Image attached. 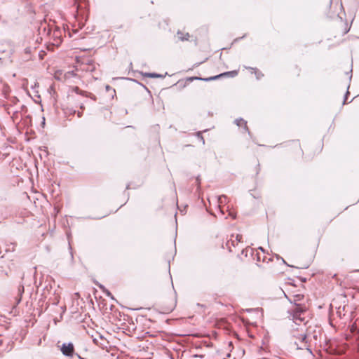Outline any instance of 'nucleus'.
<instances>
[{
    "instance_id": "33",
    "label": "nucleus",
    "mask_w": 359,
    "mask_h": 359,
    "mask_svg": "<svg viewBox=\"0 0 359 359\" xmlns=\"http://www.w3.org/2000/svg\"><path fill=\"white\" fill-rule=\"evenodd\" d=\"M80 108H81V109H84V106H83V104H81V105L80 106Z\"/></svg>"
},
{
    "instance_id": "10",
    "label": "nucleus",
    "mask_w": 359,
    "mask_h": 359,
    "mask_svg": "<svg viewBox=\"0 0 359 359\" xmlns=\"http://www.w3.org/2000/svg\"><path fill=\"white\" fill-rule=\"evenodd\" d=\"M235 238H236V241L237 243H240V242H241L243 237H242V235L237 234ZM231 243L233 246H235V241L234 240L231 239Z\"/></svg>"
},
{
    "instance_id": "13",
    "label": "nucleus",
    "mask_w": 359,
    "mask_h": 359,
    "mask_svg": "<svg viewBox=\"0 0 359 359\" xmlns=\"http://www.w3.org/2000/svg\"><path fill=\"white\" fill-rule=\"evenodd\" d=\"M196 136L198 137V139H200V140L202 142L203 144H205V140L202 135V132L199 131V132H197L196 133Z\"/></svg>"
},
{
    "instance_id": "8",
    "label": "nucleus",
    "mask_w": 359,
    "mask_h": 359,
    "mask_svg": "<svg viewBox=\"0 0 359 359\" xmlns=\"http://www.w3.org/2000/svg\"><path fill=\"white\" fill-rule=\"evenodd\" d=\"M222 74H223V76H229L231 77H235L236 76L238 75V71L233 70V71H230V72H226L222 73Z\"/></svg>"
},
{
    "instance_id": "15",
    "label": "nucleus",
    "mask_w": 359,
    "mask_h": 359,
    "mask_svg": "<svg viewBox=\"0 0 359 359\" xmlns=\"http://www.w3.org/2000/svg\"><path fill=\"white\" fill-rule=\"evenodd\" d=\"M74 91H75V93H76L77 94H81V95H85V96H86V93H85V92H83L82 90H81L78 87H75V88H74Z\"/></svg>"
},
{
    "instance_id": "23",
    "label": "nucleus",
    "mask_w": 359,
    "mask_h": 359,
    "mask_svg": "<svg viewBox=\"0 0 359 359\" xmlns=\"http://www.w3.org/2000/svg\"><path fill=\"white\" fill-rule=\"evenodd\" d=\"M196 182H197V184H198V189H199V188H200V183H201V179H200V177H199V176H198V177H196Z\"/></svg>"
},
{
    "instance_id": "16",
    "label": "nucleus",
    "mask_w": 359,
    "mask_h": 359,
    "mask_svg": "<svg viewBox=\"0 0 359 359\" xmlns=\"http://www.w3.org/2000/svg\"><path fill=\"white\" fill-rule=\"evenodd\" d=\"M74 91H75V93H76L77 94H81V95H85V96H86V93H85V92H83L82 90H81L78 87H75V88H74Z\"/></svg>"
},
{
    "instance_id": "34",
    "label": "nucleus",
    "mask_w": 359,
    "mask_h": 359,
    "mask_svg": "<svg viewBox=\"0 0 359 359\" xmlns=\"http://www.w3.org/2000/svg\"><path fill=\"white\" fill-rule=\"evenodd\" d=\"M42 124H45V118H44V117L43 118V122H42Z\"/></svg>"
},
{
    "instance_id": "3",
    "label": "nucleus",
    "mask_w": 359,
    "mask_h": 359,
    "mask_svg": "<svg viewBox=\"0 0 359 359\" xmlns=\"http://www.w3.org/2000/svg\"><path fill=\"white\" fill-rule=\"evenodd\" d=\"M222 76H223V74L222 73L218 75L208 77V78H201V77H197V76L190 77V78H189V80H190V81L201 80V81H210L217 80V79L221 78Z\"/></svg>"
},
{
    "instance_id": "12",
    "label": "nucleus",
    "mask_w": 359,
    "mask_h": 359,
    "mask_svg": "<svg viewBox=\"0 0 359 359\" xmlns=\"http://www.w3.org/2000/svg\"><path fill=\"white\" fill-rule=\"evenodd\" d=\"M245 122V121L243 118H238L234 121V123L238 126H241V123H244Z\"/></svg>"
},
{
    "instance_id": "38",
    "label": "nucleus",
    "mask_w": 359,
    "mask_h": 359,
    "mask_svg": "<svg viewBox=\"0 0 359 359\" xmlns=\"http://www.w3.org/2000/svg\"><path fill=\"white\" fill-rule=\"evenodd\" d=\"M130 188V185H127L126 189H128Z\"/></svg>"
},
{
    "instance_id": "6",
    "label": "nucleus",
    "mask_w": 359,
    "mask_h": 359,
    "mask_svg": "<svg viewBox=\"0 0 359 359\" xmlns=\"http://www.w3.org/2000/svg\"><path fill=\"white\" fill-rule=\"evenodd\" d=\"M142 75L145 77L148 78H164L165 75L157 74V73H150V72H146V73H142Z\"/></svg>"
},
{
    "instance_id": "28",
    "label": "nucleus",
    "mask_w": 359,
    "mask_h": 359,
    "mask_svg": "<svg viewBox=\"0 0 359 359\" xmlns=\"http://www.w3.org/2000/svg\"><path fill=\"white\" fill-rule=\"evenodd\" d=\"M110 88H111V87L109 86H106V90H109Z\"/></svg>"
},
{
    "instance_id": "18",
    "label": "nucleus",
    "mask_w": 359,
    "mask_h": 359,
    "mask_svg": "<svg viewBox=\"0 0 359 359\" xmlns=\"http://www.w3.org/2000/svg\"><path fill=\"white\" fill-rule=\"evenodd\" d=\"M349 95V91H348V88L346 90V93L344 95V101H343V104H345L346 103V100H347V97H348V95Z\"/></svg>"
},
{
    "instance_id": "4",
    "label": "nucleus",
    "mask_w": 359,
    "mask_h": 359,
    "mask_svg": "<svg viewBox=\"0 0 359 359\" xmlns=\"http://www.w3.org/2000/svg\"><path fill=\"white\" fill-rule=\"evenodd\" d=\"M177 36L178 38V39L180 41H188L189 40V38L190 36L189 34V33H183L181 31H178L177 32Z\"/></svg>"
},
{
    "instance_id": "26",
    "label": "nucleus",
    "mask_w": 359,
    "mask_h": 359,
    "mask_svg": "<svg viewBox=\"0 0 359 359\" xmlns=\"http://www.w3.org/2000/svg\"><path fill=\"white\" fill-rule=\"evenodd\" d=\"M229 215L231 217H232L233 218H235V217H236V216H235V215H234L231 212H230L229 213Z\"/></svg>"
},
{
    "instance_id": "31",
    "label": "nucleus",
    "mask_w": 359,
    "mask_h": 359,
    "mask_svg": "<svg viewBox=\"0 0 359 359\" xmlns=\"http://www.w3.org/2000/svg\"><path fill=\"white\" fill-rule=\"evenodd\" d=\"M259 249L262 250V252H264V248L262 247H259Z\"/></svg>"
},
{
    "instance_id": "7",
    "label": "nucleus",
    "mask_w": 359,
    "mask_h": 359,
    "mask_svg": "<svg viewBox=\"0 0 359 359\" xmlns=\"http://www.w3.org/2000/svg\"><path fill=\"white\" fill-rule=\"evenodd\" d=\"M245 68L250 69L253 70L255 72V74L257 77V79H258V80L260 79L263 76V74L257 69H254L252 67H245Z\"/></svg>"
},
{
    "instance_id": "11",
    "label": "nucleus",
    "mask_w": 359,
    "mask_h": 359,
    "mask_svg": "<svg viewBox=\"0 0 359 359\" xmlns=\"http://www.w3.org/2000/svg\"><path fill=\"white\" fill-rule=\"evenodd\" d=\"M226 196H224V195H222V196H219L218 197V198H217V202H218V203H219V208H220V206H221V204H222V203L224 202V200H226Z\"/></svg>"
},
{
    "instance_id": "30",
    "label": "nucleus",
    "mask_w": 359,
    "mask_h": 359,
    "mask_svg": "<svg viewBox=\"0 0 359 359\" xmlns=\"http://www.w3.org/2000/svg\"><path fill=\"white\" fill-rule=\"evenodd\" d=\"M76 355L78 356V358H79V359H85V358H83L81 357L79 354H76Z\"/></svg>"
},
{
    "instance_id": "32",
    "label": "nucleus",
    "mask_w": 359,
    "mask_h": 359,
    "mask_svg": "<svg viewBox=\"0 0 359 359\" xmlns=\"http://www.w3.org/2000/svg\"><path fill=\"white\" fill-rule=\"evenodd\" d=\"M109 297H110V298H111V299H114L111 293V295H109Z\"/></svg>"
},
{
    "instance_id": "25",
    "label": "nucleus",
    "mask_w": 359,
    "mask_h": 359,
    "mask_svg": "<svg viewBox=\"0 0 359 359\" xmlns=\"http://www.w3.org/2000/svg\"><path fill=\"white\" fill-rule=\"evenodd\" d=\"M82 115H83V113H82V112H81V111H78V113H77V116H78V117H81V116H82Z\"/></svg>"
},
{
    "instance_id": "39",
    "label": "nucleus",
    "mask_w": 359,
    "mask_h": 359,
    "mask_svg": "<svg viewBox=\"0 0 359 359\" xmlns=\"http://www.w3.org/2000/svg\"><path fill=\"white\" fill-rule=\"evenodd\" d=\"M352 79V75L351 74L349 76V79L351 80Z\"/></svg>"
},
{
    "instance_id": "24",
    "label": "nucleus",
    "mask_w": 359,
    "mask_h": 359,
    "mask_svg": "<svg viewBox=\"0 0 359 359\" xmlns=\"http://www.w3.org/2000/svg\"><path fill=\"white\" fill-rule=\"evenodd\" d=\"M245 36V35H243L242 37H239V38H236V39H234V41H233V43L238 41H239V40H241V39H243Z\"/></svg>"
},
{
    "instance_id": "27",
    "label": "nucleus",
    "mask_w": 359,
    "mask_h": 359,
    "mask_svg": "<svg viewBox=\"0 0 359 359\" xmlns=\"http://www.w3.org/2000/svg\"><path fill=\"white\" fill-rule=\"evenodd\" d=\"M281 259H282L283 262L284 264H285L287 266H291L290 265L287 264L286 263V262H285L283 258H281Z\"/></svg>"
},
{
    "instance_id": "20",
    "label": "nucleus",
    "mask_w": 359,
    "mask_h": 359,
    "mask_svg": "<svg viewBox=\"0 0 359 359\" xmlns=\"http://www.w3.org/2000/svg\"><path fill=\"white\" fill-rule=\"evenodd\" d=\"M18 290H19V294H20V297H21V296H22V293L24 292V286H23V285H20V286L19 287Z\"/></svg>"
},
{
    "instance_id": "36",
    "label": "nucleus",
    "mask_w": 359,
    "mask_h": 359,
    "mask_svg": "<svg viewBox=\"0 0 359 359\" xmlns=\"http://www.w3.org/2000/svg\"><path fill=\"white\" fill-rule=\"evenodd\" d=\"M293 142L299 144L298 141H293Z\"/></svg>"
},
{
    "instance_id": "22",
    "label": "nucleus",
    "mask_w": 359,
    "mask_h": 359,
    "mask_svg": "<svg viewBox=\"0 0 359 359\" xmlns=\"http://www.w3.org/2000/svg\"><path fill=\"white\" fill-rule=\"evenodd\" d=\"M105 294L106 296L107 297H109V295H111V292L109 290H108L107 288L104 289L103 291H102Z\"/></svg>"
},
{
    "instance_id": "37",
    "label": "nucleus",
    "mask_w": 359,
    "mask_h": 359,
    "mask_svg": "<svg viewBox=\"0 0 359 359\" xmlns=\"http://www.w3.org/2000/svg\"><path fill=\"white\" fill-rule=\"evenodd\" d=\"M130 80L133 81H135V82H137L135 79H131Z\"/></svg>"
},
{
    "instance_id": "14",
    "label": "nucleus",
    "mask_w": 359,
    "mask_h": 359,
    "mask_svg": "<svg viewBox=\"0 0 359 359\" xmlns=\"http://www.w3.org/2000/svg\"><path fill=\"white\" fill-rule=\"evenodd\" d=\"M243 125H244V126H243V130H244L245 132H248V135H249L250 136H251V133H250V131L249 130V128H248V126H247V122L245 121V122L243 123Z\"/></svg>"
},
{
    "instance_id": "9",
    "label": "nucleus",
    "mask_w": 359,
    "mask_h": 359,
    "mask_svg": "<svg viewBox=\"0 0 359 359\" xmlns=\"http://www.w3.org/2000/svg\"><path fill=\"white\" fill-rule=\"evenodd\" d=\"M292 318L294 320H299L300 322L304 320V318L302 317V315L297 314V312H292Z\"/></svg>"
},
{
    "instance_id": "2",
    "label": "nucleus",
    "mask_w": 359,
    "mask_h": 359,
    "mask_svg": "<svg viewBox=\"0 0 359 359\" xmlns=\"http://www.w3.org/2000/svg\"><path fill=\"white\" fill-rule=\"evenodd\" d=\"M298 338L301 340L302 345L299 346L297 342H294V345L297 347V349H304L307 348V335L306 334H300Z\"/></svg>"
},
{
    "instance_id": "29",
    "label": "nucleus",
    "mask_w": 359,
    "mask_h": 359,
    "mask_svg": "<svg viewBox=\"0 0 359 359\" xmlns=\"http://www.w3.org/2000/svg\"><path fill=\"white\" fill-rule=\"evenodd\" d=\"M201 63H202V62L196 63V64L194 65V67H198V66L200 64H201Z\"/></svg>"
},
{
    "instance_id": "19",
    "label": "nucleus",
    "mask_w": 359,
    "mask_h": 359,
    "mask_svg": "<svg viewBox=\"0 0 359 359\" xmlns=\"http://www.w3.org/2000/svg\"><path fill=\"white\" fill-rule=\"evenodd\" d=\"M46 53L45 51L43 50H41L39 53V56L40 57L41 60L43 59V57L45 55Z\"/></svg>"
},
{
    "instance_id": "35",
    "label": "nucleus",
    "mask_w": 359,
    "mask_h": 359,
    "mask_svg": "<svg viewBox=\"0 0 359 359\" xmlns=\"http://www.w3.org/2000/svg\"><path fill=\"white\" fill-rule=\"evenodd\" d=\"M93 341H94V343H95V344H97V339H93Z\"/></svg>"
},
{
    "instance_id": "21",
    "label": "nucleus",
    "mask_w": 359,
    "mask_h": 359,
    "mask_svg": "<svg viewBox=\"0 0 359 359\" xmlns=\"http://www.w3.org/2000/svg\"><path fill=\"white\" fill-rule=\"evenodd\" d=\"M95 283L96 285H97L102 291L104 289H106V287L103 285L99 283L98 282H95Z\"/></svg>"
},
{
    "instance_id": "5",
    "label": "nucleus",
    "mask_w": 359,
    "mask_h": 359,
    "mask_svg": "<svg viewBox=\"0 0 359 359\" xmlns=\"http://www.w3.org/2000/svg\"><path fill=\"white\" fill-rule=\"evenodd\" d=\"M306 311V308L305 306H302L301 304H296L295 306L294 307L293 310L292 311V312H297V314H303L305 311Z\"/></svg>"
},
{
    "instance_id": "1",
    "label": "nucleus",
    "mask_w": 359,
    "mask_h": 359,
    "mask_svg": "<svg viewBox=\"0 0 359 359\" xmlns=\"http://www.w3.org/2000/svg\"><path fill=\"white\" fill-rule=\"evenodd\" d=\"M60 350L66 356H72L74 354V346L72 342L62 344Z\"/></svg>"
},
{
    "instance_id": "17",
    "label": "nucleus",
    "mask_w": 359,
    "mask_h": 359,
    "mask_svg": "<svg viewBox=\"0 0 359 359\" xmlns=\"http://www.w3.org/2000/svg\"><path fill=\"white\" fill-rule=\"evenodd\" d=\"M32 51V48H30V47H27L25 49V54H27V55H29Z\"/></svg>"
}]
</instances>
